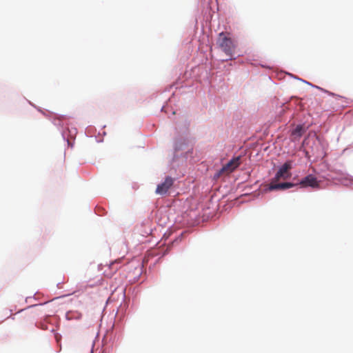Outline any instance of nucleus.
I'll return each mask as SVG.
<instances>
[{
	"label": "nucleus",
	"mask_w": 353,
	"mask_h": 353,
	"mask_svg": "<svg viewBox=\"0 0 353 353\" xmlns=\"http://www.w3.org/2000/svg\"><path fill=\"white\" fill-rule=\"evenodd\" d=\"M218 46L228 56H232L235 45L232 39L227 36V34L221 32L217 39Z\"/></svg>",
	"instance_id": "f257e3e1"
},
{
	"label": "nucleus",
	"mask_w": 353,
	"mask_h": 353,
	"mask_svg": "<svg viewBox=\"0 0 353 353\" xmlns=\"http://www.w3.org/2000/svg\"><path fill=\"white\" fill-rule=\"evenodd\" d=\"M241 157H237L231 159L217 173V177L223 174H230L233 172L237 167L239 166L241 162Z\"/></svg>",
	"instance_id": "f03ea898"
},
{
	"label": "nucleus",
	"mask_w": 353,
	"mask_h": 353,
	"mask_svg": "<svg viewBox=\"0 0 353 353\" xmlns=\"http://www.w3.org/2000/svg\"><path fill=\"white\" fill-rule=\"evenodd\" d=\"M292 168V164L290 161L285 162L278 170L274 178L272 179L273 181H278L280 179H287L290 176L289 171Z\"/></svg>",
	"instance_id": "7ed1b4c3"
},
{
	"label": "nucleus",
	"mask_w": 353,
	"mask_h": 353,
	"mask_svg": "<svg viewBox=\"0 0 353 353\" xmlns=\"http://www.w3.org/2000/svg\"><path fill=\"white\" fill-rule=\"evenodd\" d=\"M174 179L171 176H167L164 181L159 184L156 189V194L160 195L165 194L173 185Z\"/></svg>",
	"instance_id": "20e7f679"
},
{
	"label": "nucleus",
	"mask_w": 353,
	"mask_h": 353,
	"mask_svg": "<svg viewBox=\"0 0 353 353\" xmlns=\"http://www.w3.org/2000/svg\"><path fill=\"white\" fill-rule=\"evenodd\" d=\"M299 185L302 188L311 187L316 188L319 187V182L314 176L309 174L300 181Z\"/></svg>",
	"instance_id": "39448f33"
},
{
	"label": "nucleus",
	"mask_w": 353,
	"mask_h": 353,
	"mask_svg": "<svg viewBox=\"0 0 353 353\" xmlns=\"http://www.w3.org/2000/svg\"><path fill=\"white\" fill-rule=\"evenodd\" d=\"M275 181H272L270 183L268 190H285L290 188H292L294 185V184L292 183H274Z\"/></svg>",
	"instance_id": "423d86ee"
},
{
	"label": "nucleus",
	"mask_w": 353,
	"mask_h": 353,
	"mask_svg": "<svg viewBox=\"0 0 353 353\" xmlns=\"http://www.w3.org/2000/svg\"><path fill=\"white\" fill-rule=\"evenodd\" d=\"M303 132V127L302 125H297L292 132V134L298 137H301Z\"/></svg>",
	"instance_id": "0eeeda50"
},
{
	"label": "nucleus",
	"mask_w": 353,
	"mask_h": 353,
	"mask_svg": "<svg viewBox=\"0 0 353 353\" xmlns=\"http://www.w3.org/2000/svg\"><path fill=\"white\" fill-rule=\"evenodd\" d=\"M117 263V261H114V262H113V263H111V266H113V265H114L115 263Z\"/></svg>",
	"instance_id": "6e6552de"
}]
</instances>
